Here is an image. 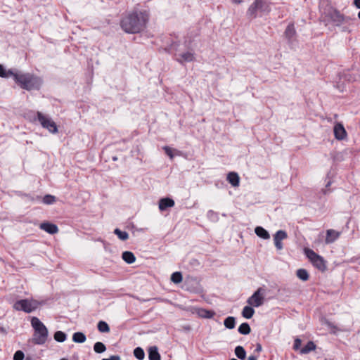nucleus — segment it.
I'll use <instances>...</instances> for the list:
<instances>
[{
    "instance_id": "obj_7",
    "label": "nucleus",
    "mask_w": 360,
    "mask_h": 360,
    "mask_svg": "<svg viewBox=\"0 0 360 360\" xmlns=\"http://www.w3.org/2000/svg\"><path fill=\"white\" fill-rule=\"evenodd\" d=\"M304 252L307 257L316 269L322 272H324L326 270L327 266L326 261L321 256L319 255L314 250L309 248H306Z\"/></svg>"
},
{
    "instance_id": "obj_10",
    "label": "nucleus",
    "mask_w": 360,
    "mask_h": 360,
    "mask_svg": "<svg viewBox=\"0 0 360 360\" xmlns=\"http://www.w3.org/2000/svg\"><path fill=\"white\" fill-rule=\"evenodd\" d=\"M333 132L335 138L338 141L344 140L347 136V133L343 124L340 122H338L335 124L333 128Z\"/></svg>"
},
{
    "instance_id": "obj_17",
    "label": "nucleus",
    "mask_w": 360,
    "mask_h": 360,
    "mask_svg": "<svg viewBox=\"0 0 360 360\" xmlns=\"http://www.w3.org/2000/svg\"><path fill=\"white\" fill-rule=\"evenodd\" d=\"M179 56L180 58L177 59V60L181 63H184V62H192L195 59L194 54L190 51L183 53L180 54Z\"/></svg>"
},
{
    "instance_id": "obj_50",
    "label": "nucleus",
    "mask_w": 360,
    "mask_h": 360,
    "mask_svg": "<svg viewBox=\"0 0 360 360\" xmlns=\"http://www.w3.org/2000/svg\"><path fill=\"white\" fill-rule=\"evenodd\" d=\"M102 360H109V359H103Z\"/></svg>"
},
{
    "instance_id": "obj_25",
    "label": "nucleus",
    "mask_w": 360,
    "mask_h": 360,
    "mask_svg": "<svg viewBox=\"0 0 360 360\" xmlns=\"http://www.w3.org/2000/svg\"><path fill=\"white\" fill-rule=\"evenodd\" d=\"M297 276L303 281H307L309 278V275L307 272V271L304 269H299L297 270L296 272Z\"/></svg>"
},
{
    "instance_id": "obj_19",
    "label": "nucleus",
    "mask_w": 360,
    "mask_h": 360,
    "mask_svg": "<svg viewBox=\"0 0 360 360\" xmlns=\"http://www.w3.org/2000/svg\"><path fill=\"white\" fill-rule=\"evenodd\" d=\"M255 232L257 236L263 239H269L270 238L268 231L262 226H257L255 229Z\"/></svg>"
},
{
    "instance_id": "obj_5",
    "label": "nucleus",
    "mask_w": 360,
    "mask_h": 360,
    "mask_svg": "<svg viewBox=\"0 0 360 360\" xmlns=\"http://www.w3.org/2000/svg\"><path fill=\"white\" fill-rule=\"evenodd\" d=\"M271 11L270 2L266 0H255L247 11V15L251 18H256L257 13H269Z\"/></svg>"
},
{
    "instance_id": "obj_44",
    "label": "nucleus",
    "mask_w": 360,
    "mask_h": 360,
    "mask_svg": "<svg viewBox=\"0 0 360 360\" xmlns=\"http://www.w3.org/2000/svg\"><path fill=\"white\" fill-rule=\"evenodd\" d=\"M232 1L234 4H241L243 1V0H232Z\"/></svg>"
},
{
    "instance_id": "obj_28",
    "label": "nucleus",
    "mask_w": 360,
    "mask_h": 360,
    "mask_svg": "<svg viewBox=\"0 0 360 360\" xmlns=\"http://www.w3.org/2000/svg\"><path fill=\"white\" fill-rule=\"evenodd\" d=\"M235 354L238 359L243 360L246 356V352L242 346H237L235 348Z\"/></svg>"
},
{
    "instance_id": "obj_4",
    "label": "nucleus",
    "mask_w": 360,
    "mask_h": 360,
    "mask_svg": "<svg viewBox=\"0 0 360 360\" xmlns=\"http://www.w3.org/2000/svg\"><path fill=\"white\" fill-rule=\"evenodd\" d=\"M31 326L34 330L31 339L32 343L36 345L45 344L49 338V330L46 326L35 316L31 319Z\"/></svg>"
},
{
    "instance_id": "obj_18",
    "label": "nucleus",
    "mask_w": 360,
    "mask_h": 360,
    "mask_svg": "<svg viewBox=\"0 0 360 360\" xmlns=\"http://www.w3.org/2000/svg\"><path fill=\"white\" fill-rule=\"evenodd\" d=\"M227 180L233 186H238L239 185L240 178L236 172H229L227 176Z\"/></svg>"
},
{
    "instance_id": "obj_35",
    "label": "nucleus",
    "mask_w": 360,
    "mask_h": 360,
    "mask_svg": "<svg viewBox=\"0 0 360 360\" xmlns=\"http://www.w3.org/2000/svg\"><path fill=\"white\" fill-rule=\"evenodd\" d=\"M134 355L139 360H142L145 356L144 351L142 348L138 347L134 349Z\"/></svg>"
},
{
    "instance_id": "obj_1",
    "label": "nucleus",
    "mask_w": 360,
    "mask_h": 360,
    "mask_svg": "<svg viewBox=\"0 0 360 360\" xmlns=\"http://www.w3.org/2000/svg\"><path fill=\"white\" fill-rule=\"evenodd\" d=\"M148 20L149 15L146 11H134L123 18L120 25L127 33H139L146 28Z\"/></svg>"
},
{
    "instance_id": "obj_29",
    "label": "nucleus",
    "mask_w": 360,
    "mask_h": 360,
    "mask_svg": "<svg viewBox=\"0 0 360 360\" xmlns=\"http://www.w3.org/2000/svg\"><path fill=\"white\" fill-rule=\"evenodd\" d=\"M198 314H199L200 316H201L202 318L210 319V318H212L214 316L215 313L213 311L207 310V309H200L198 311Z\"/></svg>"
},
{
    "instance_id": "obj_22",
    "label": "nucleus",
    "mask_w": 360,
    "mask_h": 360,
    "mask_svg": "<svg viewBox=\"0 0 360 360\" xmlns=\"http://www.w3.org/2000/svg\"><path fill=\"white\" fill-rule=\"evenodd\" d=\"M255 314V309L250 305L243 309L242 316L245 319H251Z\"/></svg>"
},
{
    "instance_id": "obj_43",
    "label": "nucleus",
    "mask_w": 360,
    "mask_h": 360,
    "mask_svg": "<svg viewBox=\"0 0 360 360\" xmlns=\"http://www.w3.org/2000/svg\"><path fill=\"white\" fill-rule=\"evenodd\" d=\"M248 360H257V357L254 355H251L248 357Z\"/></svg>"
},
{
    "instance_id": "obj_46",
    "label": "nucleus",
    "mask_w": 360,
    "mask_h": 360,
    "mask_svg": "<svg viewBox=\"0 0 360 360\" xmlns=\"http://www.w3.org/2000/svg\"><path fill=\"white\" fill-rule=\"evenodd\" d=\"M0 331L3 332V333H6V330H5L4 328H3V327L0 328Z\"/></svg>"
},
{
    "instance_id": "obj_37",
    "label": "nucleus",
    "mask_w": 360,
    "mask_h": 360,
    "mask_svg": "<svg viewBox=\"0 0 360 360\" xmlns=\"http://www.w3.org/2000/svg\"><path fill=\"white\" fill-rule=\"evenodd\" d=\"M24 357V353L22 351L18 350L14 354L13 360H23Z\"/></svg>"
},
{
    "instance_id": "obj_23",
    "label": "nucleus",
    "mask_w": 360,
    "mask_h": 360,
    "mask_svg": "<svg viewBox=\"0 0 360 360\" xmlns=\"http://www.w3.org/2000/svg\"><path fill=\"white\" fill-rule=\"evenodd\" d=\"M16 74V72H14L12 70H6L4 67L0 64V77L3 78H8L12 76L14 78V75Z\"/></svg>"
},
{
    "instance_id": "obj_2",
    "label": "nucleus",
    "mask_w": 360,
    "mask_h": 360,
    "mask_svg": "<svg viewBox=\"0 0 360 360\" xmlns=\"http://www.w3.org/2000/svg\"><path fill=\"white\" fill-rule=\"evenodd\" d=\"M320 11V20L324 22L325 25L333 23L335 26H340L349 20V18L345 17L329 4H327L324 7H321Z\"/></svg>"
},
{
    "instance_id": "obj_11",
    "label": "nucleus",
    "mask_w": 360,
    "mask_h": 360,
    "mask_svg": "<svg viewBox=\"0 0 360 360\" xmlns=\"http://www.w3.org/2000/svg\"><path fill=\"white\" fill-rule=\"evenodd\" d=\"M288 235L285 231L279 230L274 236V244L277 250L283 249L282 240L287 238Z\"/></svg>"
},
{
    "instance_id": "obj_39",
    "label": "nucleus",
    "mask_w": 360,
    "mask_h": 360,
    "mask_svg": "<svg viewBox=\"0 0 360 360\" xmlns=\"http://www.w3.org/2000/svg\"><path fill=\"white\" fill-rule=\"evenodd\" d=\"M302 344V341L300 338H296L294 341L293 349L297 350L300 349Z\"/></svg>"
},
{
    "instance_id": "obj_27",
    "label": "nucleus",
    "mask_w": 360,
    "mask_h": 360,
    "mask_svg": "<svg viewBox=\"0 0 360 360\" xmlns=\"http://www.w3.org/2000/svg\"><path fill=\"white\" fill-rule=\"evenodd\" d=\"M238 330L242 335H248L251 331V328L248 323H243L238 327Z\"/></svg>"
},
{
    "instance_id": "obj_13",
    "label": "nucleus",
    "mask_w": 360,
    "mask_h": 360,
    "mask_svg": "<svg viewBox=\"0 0 360 360\" xmlns=\"http://www.w3.org/2000/svg\"><path fill=\"white\" fill-rule=\"evenodd\" d=\"M40 229L49 234H56L58 232V226L50 222H44L40 224Z\"/></svg>"
},
{
    "instance_id": "obj_42",
    "label": "nucleus",
    "mask_w": 360,
    "mask_h": 360,
    "mask_svg": "<svg viewBox=\"0 0 360 360\" xmlns=\"http://www.w3.org/2000/svg\"><path fill=\"white\" fill-rule=\"evenodd\" d=\"M354 4L357 8L360 9V0H354Z\"/></svg>"
},
{
    "instance_id": "obj_14",
    "label": "nucleus",
    "mask_w": 360,
    "mask_h": 360,
    "mask_svg": "<svg viewBox=\"0 0 360 360\" xmlns=\"http://www.w3.org/2000/svg\"><path fill=\"white\" fill-rule=\"evenodd\" d=\"M174 205V201L172 198H165L159 200V209L161 211L165 210L168 207H172Z\"/></svg>"
},
{
    "instance_id": "obj_16",
    "label": "nucleus",
    "mask_w": 360,
    "mask_h": 360,
    "mask_svg": "<svg viewBox=\"0 0 360 360\" xmlns=\"http://www.w3.org/2000/svg\"><path fill=\"white\" fill-rule=\"evenodd\" d=\"M148 359L149 360H161L160 354L156 346L150 347L148 349Z\"/></svg>"
},
{
    "instance_id": "obj_20",
    "label": "nucleus",
    "mask_w": 360,
    "mask_h": 360,
    "mask_svg": "<svg viewBox=\"0 0 360 360\" xmlns=\"http://www.w3.org/2000/svg\"><path fill=\"white\" fill-rule=\"evenodd\" d=\"M316 347V346L314 342L309 341L307 344L300 349V352L302 354H308L310 352L315 350Z\"/></svg>"
},
{
    "instance_id": "obj_15",
    "label": "nucleus",
    "mask_w": 360,
    "mask_h": 360,
    "mask_svg": "<svg viewBox=\"0 0 360 360\" xmlns=\"http://www.w3.org/2000/svg\"><path fill=\"white\" fill-rule=\"evenodd\" d=\"M340 236V233L333 229H329L326 231V243H333Z\"/></svg>"
},
{
    "instance_id": "obj_21",
    "label": "nucleus",
    "mask_w": 360,
    "mask_h": 360,
    "mask_svg": "<svg viewBox=\"0 0 360 360\" xmlns=\"http://www.w3.org/2000/svg\"><path fill=\"white\" fill-rule=\"evenodd\" d=\"M123 260L127 264H132L136 260V257L134 253L129 251H125L122 253V256Z\"/></svg>"
},
{
    "instance_id": "obj_47",
    "label": "nucleus",
    "mask_w": 360,
    "mask_h": 360,
    "mask_svg": "<svg viewBox=\"0 0 360 360\" xmlns=\"http://www.w3.org/2000/svg\"><path fill=\"white\" fill-rule=\"evenodd\" d=\"M323 193H324V194H327V191H326V190H323Z\"/></svg>"
},
{
    "instance_id": "obj_26",
    "label": "nucleus",
    "mask_w": 360,
    "mask_h": 360,
    "mask_svg": "<svg viewBox=\"0 0 360 360\" xmlns=\"http://www.w3.org/2000/svg\"><path fill=\"white\" fill-rule=\"evenodd\" d=\"M224 324L226 328L229 329H233L236 326V319L233 316H229L225 319Z\"/></svg>"
},
{
    "instance_id": "obj_9",
    "label": "nucleus",
    "mask_w": 360,
    "mask_h": 360,
    "mask_svg": "<svg viewBox=\"0 0 360 360\" xmlns=\"http://www.w3.org/2000/svg\"><path fill=\"white\" fill-rule=\"evenodd\" d=\"M263 291L264 290L262 288H258L252 295L248 299L247 303L254 307H258L262 305L264 300Z\"/></svg>"
},
{
    "instance_id": "obj_3",
    "label": "nucleus",
    "mask_w": 360,
    "mask_h": 360,
    "mask_svg": "<svg viewBox=\"0 0 360 360\" xmlns=\"http://www.w3.org/2000/svg\"><path fill=\"white\" fill-rule=\"evenodd\" d=\"M14 80L22 89L27 91L39 89L42 84V80L39 77L30 73H21L18 71L14 75Z\"/></svg>"
},
{
    "instance_id": "obj_49",
    "label": "nucleus",
    "mask_w": 360,
    "mask_h": 360,
    "mask_svg": "<svg viewBox=\"0 0 360 360\" xmlns=\"http://www.w3.org/2000/svg\"><path fill=\"white\" fill-rule=\"evenodd\" d=\"M60 360H68V359H65V358H63V359H60Z\"/></svg>"
},
{
    "instance_id": "obj_8",
    "label": "nucleus",
    "mask_w": 360,
    "mask_h": 360,
    "mask_svg": "<svg viewBox=\"0 0 360 360\" xmlns=\"http://www.w3.org/2000/svg\"><path fill=\"white\" fill-rule=\"evenodd\" d=\"M37 120L41 124V125L49 130V132L52 134H56L58 132V127L55 122H53L50 117L46 115H44L41 112H37Z\"/></svg>"
},
{
    "instance_id": "obj_36",
    "label": "nucleus",
    "mask_w": 360,
    "mask_h": 360,
    "mask_svg": "<svg viewBox=\"0 0 360 360\" xmlns=\"http://www.w3.org/2000/svg\"><path fill=\"white\" fill-rule=\"evenodd\" d=\"M42 202L46 205H51L56 202V197L47 194L43 198Z\"/></svg>"
},
{
    "instance_id": "obj_45",
    "label": "nucleus",
    "mask_w": 360,
    "mask_h": 360,
    "mask_svg": "<svg viewBox=\"0 0 360 360\" xmlns=\"http://www.w3.org/2000/svg\"><path fill=\"white\" fill-rule=\"evenodd\" d=\"M330 184H331V181H328V182L326 184V188H328V187L330 186Z\"/></svg>"
},
{
    "instance_id": "obj_31",
    "label": "nucleus",
    "mask_w": 360,
    "mask_h": 360,
    "mask_svg": "<svg viewBox=\"0 0 360 360\" xmlns=\"http://www.w3.org/2000/svg\"><path fill=\"white\" fill-rule=\"evenodd\" d=\"M183 280V276L181 272L176 271L173 273L171 276V281L175 283L179 284Z\"/></svg>"
},
{
    "instance_id": "obj_30",
    "label": "nucleus",
    "mask_w": 360,
    "mask_h": 360,
    "mask_svg": "<svg viewBox=\"0 0 360 360\" xmlns=\"http://www.w3.org/2000/svg\"><path fill=\"white\" fill-rule=\"evenodd\" d=\"M114 233L122 240H126L129 238V234L127 231H121L119 229L114 230Z\"/></svg>"
},
{
    "instance_id": "obj_33",
    "label": "nucleus",
    "mask_w": 360,
    "mask_h": 360,
    "mask_svg": "<svg viewBox=\"0 0 360 360\" xmlns=\"http://www.w3.org/2000/svg\"><path fill=\"white\" fill-rule=\"evenodd\" d=\"M97 327L98 330L101 333H108L110 331V327L108 324L103 321H100Z\"/></svg>"
},
{
    "instance_id": "obj_51",
    "label": "nucleus",
    "mask_w": 360,
    "mask_h": 360,
    "mask_svg": "<svg viewBox=\"0 0 360 360\" xmlns=\"http://www.w3.org/2000/svg\"><path fill=\"white\" fill-rule=\"evenodd\" d=\"M231 360H238V359H231Z\"/></svg>"
},
{
    "instance_id": "obj_40",
    "label": "nucleus",
    "mask_w": 360,
    "mask_h": 360,
    "mask_svg": "<svg viewBox=\"0 0 360 360\" xmlns=\"http://www.w3.org/2000/svg\"><path fill=\"white\" fill-rule=\"evenodd\" d=\"M262 350V345L260 343H257L256 345V348L255 349V352H257V353H259Z\"/></svg>"
},
{
    "instance_id": "obj_6",
    "label": "nucleus",
    "mask_w": 360,
    "mask_h": 360,
    "mask_svg": "<svg viewBox=\"0 0 360 360\" xmlns=\"http://www.w3.org/2000/svg\"><path fill=\"white\" fill-rule=\"evenodd\" d=\"M39 302L34 300L23 299L16 301L13 308L17 311H23L26 313H31L38 308Z\"/></svg>"
},
{
    "instance_id": "obj_12",
    "label": "nucleus",
    "mask_w": 360,
    "mask_h": 360,
    "mask_svg": "<svg viewBox=\"0 0 360 360\" xmlns=\"http://www.w3.org/2000/svg\"><path fill=\"white\" fill-rule=\"evenodd\" d=\"M296 30L295 27V25L293 22H290L287 26L285 32H284V36L285 39L288 41V43L292 44V39L296 36Z\"/></svg>"
},
{
    "instance_id": "obj_38",
    "label": "nucleus",
    "mask_w": 360,
    "mask_h": 360,
    "mask_svg": "<svg viewBox=\"0 0 360 360\" xmlns=\"http://www.w3.org/2000/svg\"><path fill=\"white\" fill-rule=\"evenodd\" d=\"M163 150H165V153L170 158H174V155H173V153H172V149L169 147V146H164L163 147Z\"/></svg>"
},
{
    "instance_id": "obj_48",
    "label": "nucleus",
    "mask_w": 360,
    "mask_h": 360,
    "mask_svg": "<svg viewBox=\"0 0 360 360\" xmlns=\"http://www.w3.org/2000/svg\"><path fill=\"white\" fill-rule=\"evenodd\" d=\"M209 213L214 214L213 211H210Z\"/></svg>"
},
{
    "instance_id": "obj_41",
    "label": "nucleus",
    "mask_w": 360,
    "mask_h": 360,
    "mask_svg": "<svg viewBox=\"0 0 360 360\" xmlns=\"http://www.w3.org/2000/svg\"><path fill=\"white\" fill-rule=\"evenodd\" d=\"M109 360H120V357L118 355H112L109 358Z\"/></svg>"
},
{
    "instance_id": "obj_24",
    "label": "nucleus",
    "mask_w": 360,
    "mask_h": 360,
    "mask_svg": "<svg viewBox=\"0 0 360 360\" xmlns=\"http://www.w3.org/2000/svg\"><path fill=\"white\" fill-rule=\"evenodd\" d=\"M86 335L82 332H76L72 335V340L75 342L83 343L86 341Z\"/></svg>"
},
{
    "instance_id": "obj_32",
    "label": "nucleus",
    "mask_w": 360,
    "mask_h": 360,
    "mask_svg": "<svg viewBox=\"0 0 360 360\" xmlns=\"http://www.w3.org/2000/svg\"><path fill=\"white\" fill-rule=\"evenodd\" d=\"M94 350L95 352L101 354L106 350V347L103 342H97L94 345Z\"/></svg>"
},
{
    "instance_id": "obj_34",
    "label": "nucleus",
    "mask_w": 360,
    "mask_h": 360,
    "mask_svg": "<svg viewBox=\"0 0 360 360\" xmlns=\"http://www.w3.org/2000/svg\"><path fill=\"white\" fill-rule=\"evenodd\" d=\"M67 335L63 331H56L54 334V339L59 342H63L66 340Z\"/></svg>"
}]
</instances>
